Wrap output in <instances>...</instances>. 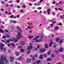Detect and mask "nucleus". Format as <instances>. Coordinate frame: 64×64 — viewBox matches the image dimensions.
Returning a JSON list of instances; mask_svg holds the SVG:
<instances>
[{
  "label": "nucleus",
  "mask_w": 64,
  "mask_h": 64,
  "mask_svg": "<svg viewBox=\"0 0 64 64\" xmlns=\"http://www.w3.org/2000/svg\"><path fill=\"white\" fill-rule=\"evenodd\" d=\"M48 55H50L51 54V52H48Z\"/></svg>",
  "instance_id": "obj_36"
},
{
  "label": "nucleus",
  "mask_w": 64,
  "mask_h": 64,
  "mask_svg": "<svg viewBox=\"0 0 64 64\" xmlns=\"http://www.w3.org/2000/svg\"><path fill=\"white\" fill-rule=\"evenodd\" d=\"M39 38V36H38L36 37V39H37V38Z\"/></svg>",
  "instance_id": "obj_37"
},
{
  "label": "nucleus",
  "mask_w": 64,
  "mask_h": 64,
  "mask_svg": "<svg viewBox=\"0 0 64 64\" xmlns=\"http://www.w3.org/2000/svg\"><path fill=\"white\" fill-rule=\"evenodd\" d=\"M60 17L62 18V19H64V17H63L62 16H60Z\"/></svg>",
  "instance_id": "obj_45"
},
{
  "label": "nucleus",
  "mask_w": 64,
  "mask_h": 64,
  "mask_svg": "<svg viewBox=\"0 0 64 64\" xmlns=\"http://www.w3.org/2000/svg\"><path fill=\"white\" fill-rule=\"evenodd\" d=\"M10 45L11 46H12L13 47H14V43H12L10 44Z\"/></svg>",
  "instance_id": "obj_18"
},
{
  "label": "nucleus",
  "mask_w": 64,
  "mask_h": 64,
  "mask_svg": "<svg viewBox=\"0 0 64 64\" xmlns=\"http://www.w3.org/2000/svg\"><path fill=\"white\" fill-rule=\"evenodd\" d=\"M45 51V49H41L40 50V52H43L44 51Z\"/></svg>",
  "instance_id": "obj_9"
},
{
  "label": "nucleus",
  "mask_w": 64,
  "mask_h": 64,
  "mask_svg": "<svg viewBox=\"0 0 64 64\" xmlns=\"http://www.w3.org/2000/svg\"><path fill=\"white\" fill-rule=\"evenodd\" d=\"M16 2H17V3H19V2H20V0H18L16 1Z\"/></svg>",
  "instance_id": "obj_50"
},
{
  "label": "nucleus",
  "mask_w": 64,
  "mask_h": 64,
  "mask_svg": "<svg viewBox=\"0 0 64 64\" xmlns=\"http://www.w3.org/2000/svg\"><path fill=\"white\" fill-rule=\"evenodd\" d=\"M17 18H19V17H20V16H19V15H17Z\"/></svg>",
  "instance_id": "obj_43"
},
{
  "label": "nucleus",
  "mask_w": 64,
  "mask_h": 64,
  "mask_svg": "<svg viewBox=\"0 0 64 64\" xmlns=\"http://www.w3.org/2000/svg\"><path fill=\"white\" fill-rule=\"evenodd\" d=\"M5 2L4 1H2L1 2V3L2 4H5Z\"/></svg>",
  "instance_id": "obj_33"
},
{
  "label": "nucleus",
  "mask_w": 64,
  "mask_h": 64,
  "mask_svg": "<svg viewBox=\"0 0 64 64\" xmlns=\"http://www.w3.org/2000/svg\"><path fill=\"white\" fill-rule=\"evenodd\" d=\"M10 60L11 62L13 60V58L12 57H10Z\"/></svg>",
  "instance_id": "obj_19"
},
{
  "label": "nucleus",
  "mask_w": 64,
  "mask_h": 64,
  "mask_svg": "<svg viewBox=\"0 0 64 64\" xmlns=\"http://www.w3.org/2000/svg\"><path fill=\"white\" fill-rule=\"evenodd\" d=\"M51 22H52V23H56V22H53L52 20H51Z\"/></svg>",
  "instance_id": "obj_51"
},
{
  "label": "nucleus",
  "mask_w": 64,
  "mask_h": 64,
  "mask_svg": "<svg viewBox=\"0 0 64 64\" xmlns=\"http://www.w3.org/2000/svg\"><path fill=\"white\" fill-rule=\"evenodd\" d=\"M3 30L0 28V32H2V33H4V32H3Z\"/></svg>",
  "instance_id": "obj_17"
},
{
  "label": "nucleus",
  "mask_w": 64,
  "mask_h": 64,
  "mask_svg": "<svg viewBox=\"0 0 64 64\" xmlns=\"http://www.w3.org/2000/svg\"><path fill=\"white\" fill-rule=\"evenodd\" d=\"M30 46H28V50H31L33 48V46L32 45V43H30Z\"/></svg>",
  "instance_id": "obj_3"
},
{
  "label": "nucleus",
  "mask_w": 64,
  "mask_h": 64,
  "mask_svg": "<svg viewBox=\"0 0 64 64\" xmlns=\"http://www.w3.org/2000/svg\"><path fill=\"white\" fill-rule=\"evenodd\" d=\"M58 10L60 11H62L63 9L61 8H58Z\"/></svg>",
  "instance_id": "obj_28"
},
{
  "label": "nucleus",
  "mask_w": 64,
  "mask_h": 64,
  "mask_svg": "<svg viewBox=\"0 0 64 64\" xmlns=\"http://www.w3.org/2000/svg\"><path fill=\"white\" fill-rule=\"evenodd\" d=\"M45 47H46V48H48V45H47V44H45Z\"/></svg>",
  "instance_id": "obj_20"
},
{
  "label": "nucleus",
  "mask_w": 64,
  "mask_h": 64,
  "mask_svg": "<svg viewBox=\"0 0 64 64\" xmlns=\"http://www.w3.org/2000/svg\"><path fill=\"white\" fill-rule=\"evenodd\" d=\"M25 42H20V44H21V45H24V44H25Z\"/></svg>",
  "instance_id": "obj_10"
},
{
  "label": "nucleus",
  "mask_w": 64,
  "mask_h": 64,
  "mask_svg": "<svg viewBox=\"0 0 64 64\" xmlns=\"http://www.w3.org/2000/svg\"><path fill=\"white\" fill-rule=\"evenodd\" d=\"M5 31H6V32H7L8 33V30H7L6 29L5 30Z\"/></svg>",
  "instance_id": "obj_47"
},
{
  "label": "nucleus",
  "mask_w": 64,
  "mask_h": 64,
  "mask_svg": "<svg viewBox=\"0 0 64 64\" xmlns=\"http://www.w3.org/2000/svg\"><path fill=\"white\" fill-rule=\"evenodd\" d=\"M47 60L48 61H51V58H48L47 59Z\"/></svg>",
  "instance_id": "obj_30"
},
{
  "label": "nucleus",
  "mask_w": 64,
  "mask_h": 64,
  "mask_svg": "<svg viewBox=\"0 0 64 64\" xmlns=\"http://www.w3.org/2000/svg\"><path fill=\"white\" fill-rule=\"evenodd\" d=\"M33 25V24L32 22H31L30 24L29 23L28 24V25L30 26H32Z\"/></svg>",
  "instance_id": "obj_15"
},
{
  "label": "nucleus",
  "mask_w": 64,
  "mask_h": 64,
  "mask_svg": "<svg viewBox=\"0 0 64 64\" xmlns=\"http://www.w3.org/2000/svg\"><path fill=\"white\" fill-rule=\"evenodd\" d=\"M9 40H10V41L11 42H12V40L11 39H9Z\"/></svg>",
  "instance_id": "obj_54"
},
{
  "label": "nucleus",
  "mask_w": 64,
  "mask_h": 64,
  "mask_svg": "<svg viewBox=\"0 0 64 64\" xmlns=\"http://www.w3.org/2000/svg\"><path fill=\"white\" fill-rule=\"evenodd\" d=\"M50 44H49V47H51V45L53 44V41H52V40H50Z\"/></svg>",
  "instance_id": "obj_5"
},
{
  "label": "nucleus",
  "mask_w": 64,
  "mask_h": 64,
  "mask_svg": "<svg viewBox=\"0 0 64 64\" xmlns=\"http://www.w3.org/2000/svg\"><path fill=\"white\" fill-rule=\"evenodd\" d=\"M63 51V48H61L60 49L58 50L59 52H61V51Z\"/></svg>",
  "instance_id": "obj_13"
},
{
  "label": "nucleus",
  "mask_w": 64,
  "mask_h": 64,
  "mask_svg": "<svg viewBox=\"0 0 64 64\" xmlns=\"http://www.w3.org/2000/svg\"><path fill=\"white\" fill-rule=\"evenodd\" d=\"M36 63L37 64H39L40 63V60H38L36 61Z\"/></svg>",
  "instance_id": "obj_16"
},
{
  "label": "nucleus",
  "mask_w": 64,
  "mask_h": 64,
  "mask_svg": "<svg viewBox=\"0 0 64 64\" xmlns=\"http://www.w3.org/2000/svg\"><path fill=\"white\" fill-rule=\"evenodd\" d=\"M25 50L24 49H22L21 50V52H24L25 51Z\"/></svg>",
  "instance_id": "obj_26"
},
{
  "label": "nucleus",
  "mask_w": 64,
  "mask_h": 64,
  "mask_svg": "<svg viewBox=\"0 0 64 64\" xmlns=\"http://www.w3.org/2000/svg\"><path fill=\"white\" fill-rule=\"evenodd\" d=\"M10 18H14V15H12V16H10Z\"/></svg>",
  "instance_id": "obj_23"
},
{
  "label": "nucleus",
  "mask_w": 64,
  "mask_h": 64,
  "mask_svg": "<svg viewBox=\"0 0 64 64\" xmlns=\"http://www.w3.org/2000/svg\"><path fill=\"white\" fill-rule=\"evenodd\" d=\"M8 52L9 53H10V52H12V51L11 50H8Z\"/></svg>",
  "instance_id": "obj_40"
},
{
  "label": "nucleus",
  "mask_w": 64,
  "mask_h": 64,
  "mask_svg": "<svg viewBox=\"0 0 64 64\" xmlns=\"http://www.w3.org/2000/svg\"><path fill=\"white\" fill-rule=\"evenodd\" d=\"M62 58H63L64 59V56L63 55H62Z\"/></svg>",
  "instance_id": "obj_52"
},
{
  "label": "nucleus",
  "mask_w": 64,
  "mask_h": 64,
  "mask_svg": "<svg viewBox=\"0 0 64 64\" xmlns=\"http://www.w3.org/2000/svg\"><path fill=\"white\" fill-rule=\"evenodd\" d=\"M55 51L56 52V53H58V51L56 50H55Z\"/></svg>",
  "instance_id": "obj_55"
},
{
  "label": "nucleus",
  "mask_w": 64,
  "mask_h": 64,
  "mask_svg": "<svg viewBox=\"0 0 64 64\" xmlns=\"http://www.w3.org/2000/svg\"><path fill=\"white\" fill-rule=\"evenodd\" d=\"M38 6H39V5H40V2H38Z\"/></svg>",
  "instance_id": "obj_44"
},
{
  "label": "nucleus",
  "mask_w": 64,
  "mask_h": 64,
  "mask_svg": "<svg viewBox=\"0 0 64 64\" xmlns=\"http://www.w3.org/2000/svg\"><path fill=\"white\" fill-rule=\"evenodd\" d=\"M17 7L18 8H20V6H17Z\"/></svg>",
  "instance_id": "obj_49"
},
{
  "label": "nucleus",
  "mask_w": 64,
  "mask_h": 64,
  "mask_svg": "<svg viewBox=\"0 0 64 64\" xmlns=\"http://www.w3.org/2000/svg\"><path fill=\"white\" fill-rule=\"evenodd\" d=\"M39 41H42V39H40L39 40Z\"/></svg>",
  "instance_id": "obj_62"
},
{
  "label": "nucleus",
  "mask_w": 64,
  "mask_h": 64,
  "mask_svg": "<svg viewBox=\"0 0 64 64\" xmlns=\"http://www.w3.org/2000/svg\"><path fill=\"white\" fill-rule=\"evenodd\" d=\"M40 59H42L43 58H42V55H41L40 57Z\"/></svg>",
  "instance_id": "obj_25"
},
{
  "label": "nucleus",
  "mask_w": 64,
  "mask_h": 64,
  "mask_svg": "<svg viewBox=\"0 0 64 64\" xmlns=\"http://www.w3.org/2000/svg\"><path fill=\"white\" fill-rule=\"evenodd\" d=\"M1 44L0 46V49L1 50H2L3 49V47L4 46V44L2 43H1Z\"/></svg>",
  "instance_id": "obj_4"
},
{
  "label": "nucleus",
  "mask_w": 64,
  "mask_h": 64,
  "mask_svg": "<svg viewBox=\"0 0 64 64\" xmlns=\"http://www.w3.org/2000/svg\"><path fill=\"white\" fill-rule=\"evenodd\" d=\"M13 21H12V20H10V22L11 23H13Z\"/></svg>",
  "instance_id": "obj_63"
},
{
  "label": "nucleus",
  "mask_w": 64,
  "mask_h": 64,
  "mask_svg": "<svg viewBox=\"0 0 64 64\" xmlns=\"http://www.w3.org/2000/svg\"><path fill=\"white\" fill-rule=\"evenodd\" d=\"M59 40H60V38H57L56 39H55V40L57 42H58V41H59Z\"/></svg>",
  "instance_id": "obj_11"
},
{
  "label": "nucleus",
  "mask_w": 64,
  "mask_h": 64,
  "mask_svg": "<svg viewBox=\"0 0 64 64\" xmlns=\"http://www.w3.org/2000/svg\"><path fill=\"white\" fill-rule=\"evenodd\" d=\"M16 55H19V52H16Z\"/></svg>",
  "instance_id": "obj_29"
},
{
  "label": "nucleus",
  "mask_w": 64,
  "mask_h": 64,
  "mask_svg": "<svg viewBox=\"0 0 64 64\" xmlns=\"http://www.w3.org/2000/svg\"><path fill=\"white\" fill-rule=\"evenodd\" d=\"M30 6H32V4H31L30 3H29L28 4Z\"/></svg>",
  "instance_id": "obj_60"
},
{
  "label": "nucleus",
  "mask_w": 64,
  "mask_h": 64,
  "mask_svg": "<svg viewBox=\"0 0 64 64\" xmlns=\"http://www.w3.org/2000/svg\"><path fill=\"white\" fill-rule=\"evenodd\" d=\"M17 29H18V30H20V32H22V30H21V29H20V27H17Z\"/></svg>",
  "instance_id": "obj_14"
},
{
  "label": "nucleus",
  "mask_w": 64,
  "mask_h": 64,
  "mask_svg": "<svg viewBox=\"0 0 64 64\" xmlns=\"http://www.w3.org/2000/svg\"><path fill=\"white\" fill-rule=\"evenodd\" d=\"M0 64H8V61L5 56H2L0 59Z\"/></svg>",
  "instance_id": "obj_1"
},
{
  "label": "nucleus",
  "mask_w": 64,
  "mask_h": 64,
  "mask_svg": "<svg viewBox=\"0 0 64 64\" xmlns=\"http://www.w3.org/2000/svg\"><path fill=\"white\" fill-rule=\"evenodd\" d=\"M20 12H22V13H23V12H23V10H20Z\"/></svg>",
  "instance_id": "obj_48"
},
{
  "label": "nucleus",
  "mask_w": 64,
  "mask_h": 64,
  "mask_svg": "<svg viewBox=\"0 0 64 64\" xmlns=\"http://www.w3.org/2000/svg\"><path fill=\"white\" fill-rule=\"evenodd\" d=\"M27 27L28 28V29H30V28H32V27L30 26H27Z\"/></svg>",
  "instance_id": "obj_46"
},
{
  "label": "nucleus",
  "mask_w": 64,
  "mask_h": 64,
  "mask_svg": "<svg viewBox=\"0 0 64 64\" xmlns=\"http://www.w3.org/2000/svg\"><path fill=\"white\" fill-rule=\"evenodd\" d=\"M22 7L23 8H26V6L25 5H23L22 6Z\"/></svg>",
  "instance_id": "obj_31"
},
{
  "label": "nucleus",
  "mask_w": 64,
  "mask_h": 64,
  "mask_svg": "<svg viewBox=\"0 0 64 64\" xmlns=\"http://www.w3.org/2000/svg\"><path fill=\"white\" fill-rule=\"evenodd\" d=\"M59 24L60 25V26H61V25H62V23H60Z\"/></svg>",
  "instance_id": "obj_59"
},
{
  "label": "nucleus",
  "mask_w": 64,
  "mask_h": 64,
  "mask_svg": "<svg viewBox=\"0 0 64 64\" xmlns=\"http://www.w3.org/2000/svg\"><path fill=\"white\" fill-rule=\"evenodd\" d=\"M3 38L4 39H6V36H3Z\"/></svg>",
  "instance_id": "obj_42"
},
{
  "label": "nucleus",
  "mask_w": 64,
  "mask_h": 64,
  "mask_svg": "<svg viewBox=\"0 0 64 64\" xmlns=\"http://www.w3.org/2000/svg\"><path fill=\"white\" fill-rule=\"evenodd\" d=\"M5 44H7V43H10V40H5Z\"/></svg>",
  "instance_id": "obj_7"
},
{
  "label": "nucleus",
  "mask_w": 64,
  "mask_h": 64,
  "mask_svg": "<svg viewBox=\"0 0 64 64\" xmlns=\"http://www.w3.org/2000/svg\"><path fill=\"white\" fill-rule=\"evenodd\" d=\"M12 23H13L14 24H15V23H17V22H16V21L15 20H14L12 21Z\"/></svg>",
  "instance_id": "obj_24"
},
{
  "label": "nucleus",
  "mask_w": 64,
  "mask_h": 64,
  "mask_svg": "<svg viewBox=\"0 0 64 64\" xmlns=\"http://www.w3.org/2000/svg\"><path fill=\"white\" fill-rule=\"evenodd\" d=\"M52 3L53 4H55V3H56L55 2H52Z\"/></svg>",
  "instance_id": "obj_61"
},
{
  "label": "nucleus",
  "mask_w": 64,
  "mask_h": 64,
  "mask_svg": "<svg viewBox=\"0 0 64 64\" xmlns=\"http://www.w3.org/2000/svg\"><path fill=\"white\" fill-rule=\"evenodd\" d=\"M32 60H34V59H35V57L34 56H33V57H32Z\"/></svg>",
  "instance_id": "obj_38"
},
{
  "label": "nucleus",
  "mask_w": 64,
  "mask_h": 64,
  "mask_svg": "<svg viewBox=\"0 0 64 64\" xmlns=\"http://www.w3.org/2000/svg\"><path fill=\"white\" fill-rule=\"evenodd\" d=\"M37 48H39L40 47H39V45H37Z\"/></svg>",
  "instance_id": "obj_53"
},
{
  "label": "nucleus",
  "mask_w": 64,
  "mask_h": 64,
  "mask_svg": "<svg viewBox=\"0 0 64 64\" xmlns=\"http://www.w3.org/2000/svg\"><path fill=\"white\" fill-rule=\"evenodd\" d=\"M63 42V39H62L60 41V44H62V42Z\"/></svg>",
  "instance_id": "obj_12"
},
{
  "label": "nucleus",
  "mask_w": 64,
  "mask_h": 64,
  "mask_svg": "<svg viewBox=\"0 0 64 64\" xmlns=\"http://www.w3.org/2000/svg\"><path fill=\"white\" fill-rule=\"evenodd\" d=\"M52 56V57H55V56L54 55L53 53H52V54H51Z\"/></svg>",
  "instance_id": "obj_27"
},
{
  "label": "nucleus",
  "mask_w": 64,
  "mask_h": 64,
  "mask_svg": "<svg viewBox=\"0 0 64 64\" xmlns=\"http://www.w3.org/2000/svg\"><path fill=\"white\" fill-rule=\"evenodd\" d=\"M17 32L18 33V34H17V36L16 37V38L15 39L14 38H13V40L14 41H15V42H17L18 40L21 37V33L18 32V31H17Z\"/></svg>",
  "instance_id": "obj_2"
},
{
  "label": "nucleus",
  "mask_w": 64,
  "mask_h": 64,
  "mask_svg": "<svg viewBox=\"0 0 64 64\" xmlns=\"http://www.w3.org/2000/svg\"><path fill=\"white\" fill-rule=\"evenodd\" d=\"M33 37V36H29L28 37V38H32Z\"/></svg>",
  "instance_id": "obj_32"
},
{
  "label": "nucleus",
  "mask_w": 64,
  "mask_h": 64,
  "mask_svg": "<svg viewBox=\"0 0 64 64\" xmlns=\"http://www.w3.org/2000/svg\"><path fill=\"white\" fill-rule=\"evenodd\" d=\"M34 51H36V50H37V49L36 48L34 49Z\"/></svg>",
  "instance_id": "obj_56"
},
{
  "label": "nucleus",
  "mask_w": 64,
  "mask_h": 64,
  "mask_svg": "<svg viewBox=\"0 0 64 64\" xmlns=\"http://www.w3.org/2000/svg\"><path fill=\"white\" fill-rule=\"evenodd\" d=\"M14 6V5H13V4H11L10 6V7H12V6Z\"/></svg>",
  "instance_id": "obj_58"
},
{
  "label": "nucleus",
  "mask_w": 64,
  "mask_h": 64,
  "mask_svg": "<svg viewBox=\"0 0 64 64\" xmlns=\"http://www.w3.org/2000/svg\"><path fill=\"white\" fill-rule=\"evenodd\" d=\"M44 56H45V57L47 56V54H44Z\"/></svg>",
  "instance_id": "obj_57"
},
{
  "label": "nucleus",
  "mask_w": 64,
  "mask_h": 64,
  "mask_svg": "<svg viewBox=\"0 0 64 64\" xmlns=\"http://www.w3.org/2000/svg\"><path fill=\"white\" fill-rule=\"evenodd\" d=\"M18 60H22V58H21V57H20L18 58Z\"/></svg>",
  "instance_id": "obj_34"
},
{
  "label": "nucleus",
  "mask_w": 64,
  "mask_h": 64,
  "mask_svg": "<svg viewBox=\"0 0 64 64\" xmlns=\"http://www.w3.org/2000/svg\"><path fill=\"white\" fill-rule=\"evenodd\" d=\"M6 37H7L8 38H9L10 37V36L9 34H7L6 35Z\"/></svg>",
  "instance_id": "obj_21"
},
{
  "label": "nucleus",
  "mask_w": 64,
  "mask_h": 64,
  "mask_svg": "<svg viewBox=\"0 0 64 64\" xmlns=\"http://www.w3.org/2000/svg\"><path fill=\"white\" fill-rule=\"evenodd\" d=\"M11 46V44H8V46Z\"/></svg>",
  "instance_id": "obj_64"
},
{
  "label": "nucleus",
  "mask_w": 64,
  "mask_h": 64,
  "mask_svg": "<svg viewBox=\"0 0 64 64\" xmlns=\"http://www.w3.org/2000/svg\"><path fill=\"white\" fill-rule=\"evenodd\" d=\"M31 62V58H28L26 59V62L27 63H30Z\"/></svg>",
  "instance_id": "obj_6"
},
{
  "label": "nucleus",
  "mask_w": 64,
  "mask_h": 64,
  "mask_svg": "<svg viewBox=\"0 0 64 64\" xmlns=\"http://www.w3.org/2000/svg\"><path fill=\"white\" fill-rule=\"evenodd\" d=\"M31 52V50H30V51H28L27 52V54H29L30 52Z\"/></svg>",
  "instance_id": "obj_41"
},
{
  "label": "nucleus",
  "mask_w": 64,
  "mask_h": 64,
  "mask_svg": "<svg viewBox=\"0 0 64 64\" xmlns=\"http://www.w3.org/2000/svg\"><path fill=\"white\" fill-rule=\"evenodd\" d=\"M58 29V26H56L55 28V30H57Z\"/></svg>",
  "instance_id": "obj_22"
},
{
  "label": "nucleus",
  "mask_w": 64,
  "mask_h": 64,
  "mask_svg": "<svg viewBox=\"0 0 64 64\" xmlns=\"http://www.w3.org/2000/svg\"><path fill=\"white\" fill-rule=\"evenodd\" d=\"M17 62L16 61L14 62L13 63V64H17Z\"/></svg>",
  "instance_id": "obj_35"
},
{
  "label": "nucleus",
  "mask_w": 64,
  "mask_h": 64,
  "mask_svg": "<svg viewBox=\"0 0 64 64\" xmlns=\"http://www.w3.org/2000/svg\"><path fill=\"white\" fill-rule=\"evenodd\" d=\"M51 11V10H50V8H48L47 10V11L48 12V14H50V12L49 11Z\"/></svg>",
  "instance_id": "obj_8"
},
{
  "label": "nucleus",
  "mask_w": 64,
  "mask_h": 64,
  "mask_svg": "<svg viewBox=\"0 0 64 64\" xmlns=\"http://www.w3.org/2000/svg\"><path fill=\"white\" fill-rule=\"evenodd\" d=\"M36 42H39V40H36Z\"/></svg>",
  "instance_id": "obj_39"
}]
</instances>
